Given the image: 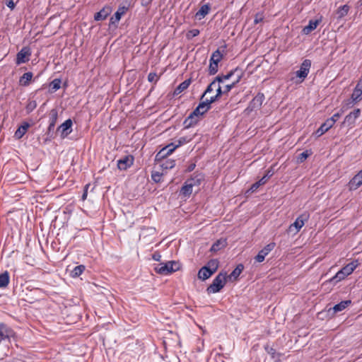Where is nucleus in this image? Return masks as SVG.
I'll list each match as a JSON object with an SVG mask.
<instances>
[{"mask_svg":"<svg viewBox=\"0 0 362 362\" xmlns=\"http://www.w3.org/2000/svg\"><path fill=\"white\" fill-rule=\"evenodd\" d=\"M358 266V260L351 262L338 271L337 274L329 279V282L337 283L344 279L346 276L351 274Z\"/></svg>","mask_w":362,"mask_h":362,"instance_id":"f257e3e1","label":"nucleus"},{"mask_svg":"<svg viewBox=\"0 0 362 362\" xmlns=\"http://www.w3.org/2000/svg\"><path fill=\"white\" fill-rule=\"evenodd\" d=\"M180 269V263L176 261H168L166 262H160L154 267L156 273L161 275H168L173 272Z\"/></svg>","mask_w":362,"mask_h":362,"instance_id":"f03ea898","label":"nucleus"},{"mask_svg":"<svg viewBox=\"0 0 362 362\" xmlns=\"http://www.w3.org/2000/svg\"><path fill=\"white\" fill-rule=\"evenodd\" d=\"M227 273L220 272L213 280L211 284L206 288L209 294L216 293L219 292L225 286L226 281Z\"/></svg>","mask_w":362,"mask_h":362,"instance_id":"7ed1b4c3","label":"nucleus"},{"mask_svg":"<svg viewBox=\"0 0 362 362\" xmlns=\"http://www.w3.org/2000/svg\"><path fill=\"white\" fill-rule=\"evenodd\" d=\"M311 67V61L310 59H304L300 64L299 70L296 72L298 78L303 81L308 75Z\"/></svg>","mask_w":362,"mask_h":362,"instance_id":"20e7f679","label":"nucleus"},{"mask_svg":"<svg viewBox=\"0 0 362 362\" xmlns=\"http://www.w3.org/2000/svg\"><path fill=\"white\" fill-rule=\"evenodd\" d=\"M31 55L30 48L23 47L16 54V64L20 65L29 61V57Z\"/></svg>","mask_w":362,"mask_h":362,"instance_id":"39448f33","label":"nucleus"},{"mask_svg":"<svg viewBox=\"0 0 362 362\" xmlns=\"http://www.w3.org/2000/svg\"><path fill=\"white\" fill-rule=\"evenodd\" d=\"M181 146V141H179L177 144L171 143L164 148H163L156 156L157 160L163 158L165 156L171 154L177 147Z\"/></svg>","mask_w":362,"mask_h":362,"instance_id":"423d86ee","label":"nucleus"},{"mask_svg":"<svg viewBox=\"0 0 362 362\" xmlns=\"http://www.w3.org/2000/svg\"><path fill=\"white\" fill-rule=\"evenodd\" d=\"M13 336V331L5 323H0V344L4 341H10L11 337Z\"/></svg>","mask_w":362,"mask_h":362,"instance_id":"0eeeda50","label":"nucleus"},{"mask_svg":"<svg viewBox=\"0 0 362 362\" xmlns=\"http://www.w3.org/2000/svg\"><path fill=\"white\" fill-rule=\"evenodd\" d=\"M275 246V243H270L267 244L258 252L255 256V259L257 262H262L264 260L265 257L274 249Z\"/></svg>","mask_w":362,"mask_h":362,"instance_id":"6e6552de","label":"nucleus"},{"mask_svg":"<svg viewBox=\"0 0 362 362\" xmlns=\"http://www.w3.org/2000/svg\"><path fill=\"white\" fill-rule=\"evenodd\" d=\"M134 158L132 155L124 156L117 160V167L120 170H126L134 163Z\"/></svg>","mask_w":362,"mask_h":362,"instance_id":"1a4fd4ad","label":"nucleus"},{"mask_svg":"<svg viewBox=\"0 0 362 362\" xmlns=\"http://www.w3.org/2000/svg\"><path fill=\"white\" fill-rule=\"evenodd\" d=\"M264 95L263 93H258L257 95L250 101L247 109L250 110V111H253L260 108L264 100Z\"/></svg>","mask_w":362,"mask_h":362,"instance_id":"9d476101","label":"nucleus"},{"mask_svg":"<svg viewBox=\"0 0 362 362\" xmlns=\"http://www.w3.org/2000/svg\"><path fill=\"white\" fill-rule=\"evenodd\" d=\"M272 175L273 172L272 170H268L267 173L259 181L255 182L251 185L247 192H255L261 185H264L267 182L268 179L271 177Z\"/></svg>","mask_w":362,"mask_h":362,"instance_id":"9b49d317","label":"nucleus"},{"mask_svg":"<svg viewBox=\"0 0 362 362\" xmlns=\"http://www.w3.org/2000/svg\"><path fill=\"white\" fill-rule=\"evenodd\" d=\"M196 185L195 178L186 180L180 189V194L185 197H189L192 192V187Z\"/></svg>","mask_w":362,"mask_h":362,"instance_id":"f8f14e48","label":"nucleus"},{"mask_svg":"<svg viewBox=\"0 0 362 362\" xmlns=\"http://www.w3.org/2000/svg\"><path fill=\"white\" fill-rule=\"evenodd\" d=\"M72 124H73L72 120L71 119H68L65 120V122H63L58 127V131L61 132V136L62 138H65L71 132Z\"/></svg>","mask_w":362,"mask_h":362,"instance_id":"ddd939ff","label":"nucleus"},{"mask_svg":"<svg viewBox=\"0 0 362 362\" xmlns=\"http://www.w3.org/2000/svg\"><path fill=\"white\" fill-rule=\"evenodd\" d=\"M308 218V215L303 214L300 215L294 221L293 224L290 226V230H291L292 227L296 228V232H298L304 226L305 221H307Z\"/></svg>","mask_w":362,"mask_h":362,"instance_id":"4468645a","label":"nucleus"},{"mask_svg":"<svg viewBox=\"0 0 362 362\" xmlns=\"http://www.w3.org/2000/svg\"><path fill=\"white\" fill-rule=\"evenodd\" d=\"M127 11V8L125 6H119L117 11L115 13L114 16L110 19V25H115L119 23L122 16Z\"/></svg>","mask_w":362,"mask_h":362,"instance_id":"2eb2a0df","label":"nucleus"},{"mask_svg":"<svg viewBox=\"0 0 362 362\" xmlns=\"http://www.w3.org/2000/svg\"><path fill=\"white\" fill-rule=\"evenodd\" d=\"M362 99V93L357 90V88H354V91L351 95V98L348 100L346 104V108H349L352 107L357 102L360 101Z\"/></svg>","mask_w":362,"mask_h":362,"instance_id":"dca6fc26","label":"nucleus"},{"mask_svg":"<svg viewBox=\"0 0 362 362\" xmlns=\"http://www.w3.org/2000/svg\"><path fill=\"white\" fill-rule=\"evenodd\" d=\"M360 115L361 110L359 108L355 109L353 112H351L345 117L344 122L349 125H352L355 123L356 119L358 118Z\"/></svg>","mask_w":362,"mask_h":362,"instance_id":"f3484780","label":"nucleus"},{"mask_svg":"<svg viewBox=\"0 0 362 362\" xmlns=\"http://www.w3.org/2000/svg\"><path fill=\"white\" fill-rule=\"evenodd\" d=\"M362 185V170H360L349 182L351 189H356Z\"/></svg>","mask_w":362,"mask_h":362,"instance_id":"a211bd4d","label":"nucleus"},{"mask_svg":"<svg viewBox=\"0 0 362 362\" xmlns=\"http://www.w3.org/2000/svg\"><path fill=\"white\" fill-rule=\"evenodd\" d=\"M30 126V125L28 122H23L15 132L14 137L16 139H21L25 134Z\"/></svg>","mask_w":362,"mask_h":362,"instance_id":"6ab92c4d","label":"nucleus"},{"mask_svg":"<svg viewBox=\"0 0 362 362\" xmlns=\"http://www.w3.org/2000/svg\"><path fill=\"white\" fill-rule=\"evenodd\" d=\"M236 73H241V71L238 69H233L230 71L227 74H221L218 75L214 81L218 82V83H223L224 81L230 79L233 76H234Z\"/></svg>","mask_w":362,"mask_h":362,"instance_id":"aec40b11","label":"nucleus"},{"mask_svg":"<svg viewBox=\"0 0 362 362\" xmlns=\"http://www.w3.org/2000/svg\"><path fill=\"white\" fill-rule=\"evenodd\" d=\"M320 23V21L315 20L313 21L310 20L308 23V25L305 26L302 30V33L303 35H308L313 30H315L317 27L318 24Z\"/></svg>","mask_w":362,"mask_h":362,"instance_id":"412c9836","label":"nucleus"},{"mask_svg":"<svg viewBox=\"0 0 362 362\" xmlns=\"http://www.w3.org/2000/svg\"><path fill=\"white\" fill-rule=\"evenodd\" d=\"M110 10L109 8H103L94 15V20L96 21L105 20L110 14Z\"/></svg>","mask_w":362,"mask_h":362,"instance_id":"4be33fe9","label":"nucleus"},{"mask_svg":"<svg viewBox=\"0 0 362 362\" xmlns=\"http://www.w3.org/2000/svg\"><path fill=\"white\" fill-rule=\"evenodd\" d=\"M333 127V124L329 122L327 119L324 123H322L320 127L315 132V134L317 136H320L327 132L329 129Z\"/></svg>","mask_w":362,"mask_h":362,"instance_id":"5701e85b","label":"nucleus"},{"mask_svg":"<svg viewBox=\"0 0 362 362\" xmlns=\"http://www.w3.org/2000/svg\"><path fill=\"white\" fill-rule=\"evenodd\" d=\"M191 79L188 78L182 81L174 90L173 95H177L183 92L185 90L188 88L189 85L191 84Z\"/></svg>","mask_w":362,"mask_h":362,"instance_id":"b1692460","label":"nucleus"},{"mask_svg":"<svg viewBox=\"0 0 362 362\" xmlns=\"http://www.w3.org/2000/svg\"><path fill=\"white\" fill-rule=\"evenodd\" d=\"M210 11V5L209 4L202 5L199 11L196 13V18L199 20L202 19L205 16H206Z\"/></svg>","mask_w":362,"mask_h":362,"instance_id":"393cba45","label":"nucleus"},{"mask_svg":"<svg viewBox=\"0 0 362 362\" xmlns=\"http://www.w3.org/2000/svg\"><path fill=\"white\" fill-rule=\"evenodd\" d=\"M199 121V119L189 114V115L185 119L183 124L186 129H189L192 127L195 126Z\"/></svg>","mask_w":362,"mask_h":362,"instance_id":"a878e982","label":"nucleus"},{"mask_svg":"<svg viewBox=\"0 0 362 362\" xmlns=\"http://www.w3.org/2000/svg\"><path fill=\"white\" fill-rule=\"evenodd\" d=\"M33 74L32 72H26L22 76L20 77L19 83L23 86H28L30 81L32 80Z\"/></svg>","mask_w":362,"mask_h":362,"instance_id":"bb28decb","label":"nucleus"},{"mask_svg":"<svg viewBox=\"0 0 362 362\" xmlns=\"http://www.w3.org/2000/svg\"><path fill=\"white\" fill-rule=\"evenodd\" d=\"M212 274H214L206 267H202L198 272V278L203 281L209 279Z\"/></svg>","mask_w":362,"mask_h":362,"instance_id":"cd10ccee","label":"nucleus"},{"mask_svg":"<svg viewBox=\"0 0 362 362\" xmlns=\"http://www.w3.org/2000/svg\"><path fill=\"white\" fill-rule=\"evenodd\" d=\"M351 304V300H342L340 303L336 304L333 307L332 309L334 313H339V312L344 310L345 308H346Z\"/></svg>","mask_w":362,"mask_h":362,"instance_id":"c85d7f7f","label":"nucleus"},{"mask_svg":"<svg viewBox=\"0 0 362 362\" xmlns=\"http://www.w3.org/2000/svg\"><path fill=\"white\" fill-rule=\"evenodd\" d=\"M57 119V112L56 110H53L51 112L50 117H49V126H48V132H51L54 129L55 124Z\"/></svg>","mask_w":362,"mask_h":362,"instance_id":"c756f323","label":"nucleus"},{"mask_svg":"<svg viewBox=\"0 0 362 362\" xmlns=\"http://www.w3.org/2000/svg\"><path fill=\"white\" fill-rule=\"evenodd\" d=\"M242 76H243L242 73L238 74L236 80L234 82H233L232 83L226 85L224 87V90H222L223 93L226 94L228 92H230L235 86V85L240 82V81L242 78Z\"/></svg>","mask_w":362,"mask_h":362,"instance_id":"7c9ffc66","label":"nucleus"},{"mask_svg":"<svg viewBox=\"0 0 362 362\" xmlns=\"http://www.w3.org/2000/svg\"><path fill=\"white\" fill-rule=\"evenodd\" d=\"M86 267L83 264L78 265L75 267L71 272V276L73 278H76L80 276L83 272L85 271Z\"/></svg>","mask_w":362,"mask_h":362,"instance_id":"2f4dec72","label":"nucleus"},{"mask_svg":"<svg viewBox=\"0 0 362 362\" xmlns=\"http://www.w3.org/2000/svg\"><path fill=\"white\" fill-rule=\"evenodd\" d=\"M10 276L7 271L0 274V288L6 287L9 284Z\"/></svg>","mask_w":362,"mask_h":362,"instance_id":"473e14b6","label":"nucleus"},{"mask_svg":"<svg viewBox=\"0 0 362 362\" xmlns=\"http://www.w3.org/2000/svg\"><path fill=\"white\" fill-rule=\"evenodd\" d=\"M218 264L219 262L217 259H210L204 267H206L208 269L214 274L218 268Z\"/></svg>","mask_w":362,"mask_h":362,"instance_id":"72a5a7b5","label":"nucleus"},{"mask_svg":"<svg viewBox=\"0 0 362 362\" xmlns=\"http://www.w3.org/2000/svg\"><path fill=\"white\" fill-rule=\"evenodd\" d=\"M345 106H346V105H343V107H341V109L340 110L339 112L334 114L330 118L327 119L329 122H330L331 124H332L334 125L335 124V122L337 121V119L344 112V110L348 109Z\"/></svg>","mask_w":362,"mask_h":362,"instance_id":"f704fd0d","label":"nucleus"},{"mask_svg":"<svg viewBox=\"0 0 362 362\" xmlns=\"http://www.w3.org/2000/svg\"><path fill=\"white\" fill-rule=\"evenodd\" d=\"M211 103L206 98L205 100L200 102L197 107L202 111L204 115L211 108Z\"/></svg>","mask_w":362,"mask_h":362,"instance_id":"c9c22d12","label":"nucleus"},{"mask_svg":"<svg viewBox=\"0 0 362 362\" xmlns=\"http://www.w3.org/2000/svg\"><path fill=\"white\" fill-rule=\"evenodd\" d=\"M243 265L240 264H238L233 270V272L230 273V274L229 275V278L231 279L232 278H233L234 279H236L241 274V272H243Z\"/></svg>","mask_w":362,"mask_h":362,"instance_id":"e433bc0d","label":"nucleus"},{"mask_svg":"<svg viewBox=\"0 0 362 362\" xmlns=\"http://www.w3.org/2000/svg\"><path fill=\"white\" fill-rule=\"evenodd\" d=\"M222 58H223V54L219 51V49H216V51H214L212 53V54L210 57L209 62H213L218 64L221 62V60L222 59Z\"/></svg>","mask_w":362,"mask_h":362,"instance_id":"4c0bfd02","label":"nucleus"},{"mask_svg":"<svg viewBox=\"0 0 362 362\" xmlns=\"http://www.w3.org/2000/svg\"><path fill=\"white\" fill-rule=\"evenodd\" d=\"M175 165V160L173 159H166L161 164L162 168L165 170L172 169Z\"/></svg>","mask_w":362,"mask_h":362,"instance_id":"58836bf2","label":"nucleus"},{"mask_svg":"<svg viewBox=\"0 0 362 362\" xmlns=\"http://www.w3.org/2000/svg\"><path fill=\"white\" fill-rule=\"evenodd\" d=\"M349 7L347 5L340 6L337 10V16L339 18H341L348 14Z\"/></svg>","mask_w":362,"mask_h":362,"instance_id":"ea45409f","label":"nucleus"},{"mask_svg":"<svg viewBox=\"0 0 362 362\" xmlns=\"http://www.w3.org/2000/svg\"><path fill=\"white\" fill-rule=\"evenodd\" d=\"M62 81L60 78H55L50 83V88L52 92L58 90L61 87Z\"/></svg>","mask_w":362,"mask_h":362,"instance_id":"a19ab883","label":"nucleus"},{"mask_svg":"<svg viewBox=\"0 0 362 362\" xmlns=\"http://www.w3.org/2000/svg\"><path fill=\"white\" fill-rule=\"evenodd\" d=\"M218 71V64L213 62H209V74L212 76L216 74Z\"/></svg>","mask_w":362,"mask_h":362,"instance_id":"79ce46f5","label":"nucleus"},{"mask_svg":"<svg viewBox=\"0 0 362 362\" xmlns=\"http://www.w3.org/2000/svg\"><path fill=\"white\" fill-rule=\"evenodd\" d=\"M223 92H222V89H221V87L220 86V85L218 86V88L216 89V93H215V95L214 96H212L210 98V99H208L211 103V104L214 102H216V100H218V98L223 95Z\"/></svg>","mask_w":362,"mask_h":362,"instance_id":"37998d69","label":"nucleus"},{"mask_svg":"<svg viewBox=\"0 0 362 362\" xmlns=\"http://www.w3.org/2000/svg\"><path fill=\"white\" fill-rule=\"evenodd\" d=\"M37 107V102L35 100H29L26 105L25 110L28 113H30Z\"/></svg>","mask_w":362,"mask_h":362,"instance_id":"c03bdc74","label":"nucleus"},{"mask_svg":"<svg viewBox=\"0 0 362 362\" xmlns=\"http://www.w3.org/2000/svg\"><path fill=\"white\" fill-rule=\"evenodd\" d=\"M311 154V152L308 150L304 151L298 156L297 160L298 163H303Z\"/></svg>","mask_w":362,"mask_h":362,"instance_id":"a18cd8bd","label":"nucleus"},{"mask_svg":"<svg viewBox=\"0 0 362 362\" xmlns=\"http://www.w3.org/2000/svg\"><path fill=\"white\" fill-rule=\"evenodd\" d=\"M223 247H224L223 242H222L221 240H217L216 243H214L212 245V246L211 247V250L213 252H216V251L219 250Z\"/></svg>","mask_w":362,"mask_h":362,"instance_id":"49530a36","label":"nucleus"},{"mask_svg":"<svg viewBox=\"0 0 362 362\" xmlns=\"http://www.w3.org/2000/svg\"><path fill=\"white\" fill-rule=\"evenodd\" d=\"M163 174L159 172H153L151 174V179L153 182L158 183L161 181Z\"/></svg>","mask_w":362,"mask_h":362,"instance_id":"de8ad7c7","label":"nucleus"},{"mask_svg":"<svg viewBox=\"0 0 362 362\" xmlns=\"http://www.w3.org/2000/svg\"><path fill=\"white\" fill-rule=\"evenodd\" d=\"M158 76L156 72H150L148 75V81L151 83H156L158 80Z\"/></svg>","mask_w":362,"mask_h":362,"instance_id":"09e8293b","label":"nucleus"},{"mask_svg":"<svg viewBox=\"0 0 362 362\" xmlns=\"http://www.w3.org/2000/svg\"><path fill=\"white\" fill-rule=\"evenodd\" d=\"M216 81L214 80L206 88L205 91L203 93L202 95L201 96V100H202L204 96L207 94L211 93L213 90V86L216 84Z\"/></svg>","mask_w":362,"mask_h":362,"instance_id":"8fccbe9b","label":"nucleus"},{"mask_svg":"<svg viewBox=\"0 0 362 362\" xmlns=\"http://www.w3.org/2000/svg\"><path fill=\"white\" fill-rule=\"evenodd\" d=\"M264 19V16L262 13H257L255 16V19H254V23L255 24H258L260 22H262Z\"/></svg>","mask_w":362,"mask_h":362,"instance_id":"3c124183","label":"nucleus"},{"mask_svg":"<svg viewBox=\"0 0 362 362\" xmlns=\"http://www.w3.org/2000/svg\"><path fill=\"white\" fill-rule=\"evenodd\" d=\"M199 34V30L198 29H192L188 32L187 37L188 38L194 37L197 36Z\"/></svg>","mask_w":362,"mask_h":362,"instance_id":"603ef678","label":"nucleus"},{"mask_svg":"<svg viewBox=\"0 0 362 362\" xmlns=\"http://www.w3.org/2000/svg\"><path fill=\"white\" fill-rule=\"evenodd\" d=\"M190 114L194 117L200 119V117L203 115V112L201 111L198 107H196Z\"/></svg>","mask_w":362,"mask_h":362,"instance_id":"864d4df0","label":"nucleus"},{"mask_svg":"<svg viewBox=\"0 0 362 362\" xmlns=\"http://www.w3.org/2000/svg\"><path fill=\"white\" fill-rule=\"evenodd\" d=\"M88 187H89L88 184L85 186L84 192H83V193L82 194V197H81L83 200H85L87 197Z\"/></svg>","mask_w":362,"mask_h":362,"instance_id":"5fc2aeb1","label":"nucleus"},{"mask_svg":"<svg viewBox=\"0 0 362 362\" xmlns=\"http://www.w3.org/2000/svg\"><path fill=\"white\" fill-rule=\"evenodd\" d=\"M265 349L267 350V353H268L269 354H271V355L272 356V357H274V354H275V353H276V351H275V349H273V348H272V347H270V348H269V347H266V348H265Z\"/></svg>","mask_w":362,"mask_h":362,"instance_id":"6e6d98bb","label":"nucleus"},{"mask_svg":"<svg viewBox=\"0 0 362 362\" xmlns=\"http://www.w3.org/2000/svg\"><path fill=\"white\" fill-rule=\"evenodd\" d=\"M6 6L10 8L11 9H13L15 8V3L13 1V0H8L6 2Z\"/></svg>","mask_w":362,"mask_h":362,"instance_id":"4d7b16f0","label":"nucleus"},{"mask_svg":"<svg viewBox=\"0 0 362 362\" xmlns=\"http://www.w3.org/2000/svg\"><path fill=\"white\" fill-rule=\"evenodd\" d=\"M355 88L362 93V78L358 81Z\"/></svg>","mask_w":362,"mask_h":362,"instance_id":"13d9d810","label":"nucleus"},{"mask_svg":"<svg viewBox=\"0 0 362 362\" xmlns=\"http://www.w3.org/2000/svg\"><path fill=\"white\" fill-rule=\"evenodd\" d=\"M160 258H161V255L159 253H155L153 255V259L155 261H160Z\"/></svg>","mask_w":362,"mask_h":362,"instance_id":"bf43d9fd","label":"nucleus"},{"mask_svg":"<svg viewBox=\"0 0 362 362\" xmlns=\"http://www.w3.org/2000/svg\"><path fill=\"white\" fill-rule=\"evenodd\" d=\"M195 167H196L195 163H192V164H190V165L187 167V171H188V172H191V171H192V170L194 169V168H195Z\"/></svg>","mask_w":362,"mask_h":362,"instance_id":"052dcab7","label":"nucleus"},{"mask_svg":"<svg viewBox=\"0 0 362 362\" xmlns=\"http://www.w3.org/2000/svg\"><path fill=\"white\" fill-rule=\"evenodd\" d=\"M194 178H195V182H196V185H200V183H201V179H200V178H198L197 177H194Z\"/></svg>","mask_w":362,"mask_h":362,"instance_id":"680f3d73","label":"nucleus"},{"mask_svg":"<svg viewBox=\"0 0 362 362\" xmlns=\"http://www.w3.org/2000/svg\"><path fill=\"white\" fill-rule=\"evenodd\" d=\"M151 1H148L147 2H144V0L142 1V5H148Z\"/></svg>","mask_w":362,"mask_h":362,"instance_id":"e2e57ef3","label":"nucleus"},{"mask_svg":"<svg viewBox=\"0 0 362 362\" xmlns=\"http://www.w3.org/2000/svg\"><path fill=\"white\" fill-rule=\"evenodd\" d=\"M179 141H181V145L185 142V139L181 138Z\"/></svg>","mask_w":362,"mask_h":362,"instance_id":"0e129e2a","label":"nucleus"},{"mask_svg":"<svg viewBox=\"0 0 362 362\" xmlns=\"http://www.w3.org/2000/svg\"><path fill=\"white\" fill-rule=\"evenodd\" d=\"M359 2L362 5V0H360Z\"/></svg>","mask_w":362,"mask_h":362,"instance_id":"69168bd1","label":"nucleus"}]
</instances>
